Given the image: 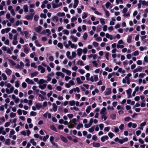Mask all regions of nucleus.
Returning <instances> with one entry per match:
<instances>
[{
    "label": "nucleus",
    "instance_id": "1",
    "mask_svg": "<svg viewBox=\"0 0 148 148\" xmlns=\"http://www.w3.org/2000/svg\"><path fill=\"white\" fill-rule=\"evenodd\" d=\"M38 71H40V73H43L45 72V69L41 65H39L38 66Z\"/></svg>",
    "mask_w": 148,
    "mask_h": 148
},
{
    "label": "nucleus",
    "instance_id": "2",
    "mask_svg": "<svg viewBox=\"0 0 148 148\" xmlns=\"http://www.w3.org/2000/svg\"><path fill=\"white\" fill-rule=\"evenodd\" d=\"M34 14H30L27 15L25 16L26 19L27 20H32L33 18Z\"/></svg>",
    "mask_w": 148,
    "mask_h": 148
},
{
    "label": "nucleus",
    "instance_id": "3",
    "mask_svg": "<svg viewBox=\"0 0 148 148\" xmlns=\"http://www.w3.org/2000/svg\"><path fill=\"white\" fill-rule=\"evenodd\" d=\"M34 29L38 33L40 34H42L41 32L42 30V27L41 26H39L38 27H35L34 28Z\"/></svg>",
    "mask_w": 148,
    "mask_h": 148
},
{
    "label": "nucleus",
    "instance_id": "4",
    "mask_svg": "<svg viewBox=\"0 0 148 148\" xmlns=\"http://www.w3.org/2000/svg\"><path fill=\"white\" fill-rule=\"evenodd\" d=\"M56 75L58 76H60L62 78H64V75L61 72L58 71L56 73Z\"/></svg>",
    "mask_w": 148,
    "mask_h": 148
},
{
    "label": "nucleus",
    "instance_id": "5",
    "mask_svg": "<svg viewBox=\"0 0 148 148\" xmlns=\"http://www.w3.org/2000/svg\"><path fill=\"white\" fill-rule=\"evenodd\" d=\"M132 91V90L130 88H129L128 90H126V92H127V95L128 96V98H129L131 97Z\"/></svg>",
    "mask_w": 148,
    "mask_h": 148
},
{
    "label": "nucleus",
    "instance_id": "6",
    "mask_svg": "<svg viewBox=\"0 0 148 148\" xmlns=\"http://www.w3.org/2000/svg\"><path fill=\"white\" fill-rule=\"evenodd\" d=\"M106 108L105 107H103L101 110L100 114L101 115L106 114Z\"/></svg>",
    "mask_w": 148,
    "mask_h": 148
},
{
    "label": "nucleus",
    "instance_id": "7",
    "mask_svg": "<svg viewBox=\"0 0 148 148\" xmlns=\"http://www.w3.org/2000/svg\"><path fill=\"white\" fill-rule=\"evenodd\" d=\"M25 81L29 84H34V82L33 80H30L28 78L26 79Z\"/></svg>",
    "mask_w": 148,
    "mask_h": 148
},
{
    "label": "nucleus",
    "instance_id": "8",
    "mask_svg": "<svg viewBox=\"0 0 148 148\" xmlns=\"http://www.w3.org/2000/svg\"><path fill=\"white\" fill-rule=\"evenodd\" d=\"M128 139L127 138H125L122 139H120L119 140V143L121 144H122L125 142H127L128 141Z\"/></svg>",
    "mask_w": 148,
    "mask_h": 148
},
{
    "label": "nucleus",
    "instance_id": "9",
    "mask_svg": "<svg viewBox=\"0 0 148 148\" xmlns=\"http://www.w3.org/2000/svg\"><path fill=\"white\" fill-rule=\"evenodd\" d=\"M77 55L78 56H80L82 52V49L79 48L77 50Z\"/></svg>",
    "mask_w": 148,
    "mask_h": 148
},
{
    "label": "nucleus",
    "instance_id": "10",
    "mask_svg": "<svg viewBox=\"0 0 148 148\" xmlns=\"http://www.w3.org/2000/svg\"><path fill=\"white\" fill-rule=\"evenodd\" d=\"M45 82H47V81L43 79H41L38 82V84L39 85H41Z\"/></svg>",
    "mask_w": 148,
    "mask_h": 148
},
{
    "label": "nucleus",
    "instance_id": "11",
    "mask_svg": "<svg viewBox=\"0 0 148 148\" xmlns=\"http://www.w3.org/2000/svg\"><path fill=\"white\" fill-rule=\"evenodd\" d=\"M108 138V137L107 136H105L102 137L101 139L102 142H104L106 140H107Z\"/></svg>",
    "mask_w": 148,
    "mask_h": 148
},
{
    "label": "nucleus",
    "instance_id": "12",
    "mask_svg": "<svg viewBox=\"0 0 148 148\" xmlns=\"http://www.w3.org/2000/svg\"><path fill=\"white\" fill-rule=\"evenodd\" d=\"M111 93V89L110 88L106 89L105 92V95H109Z\"/></svg>",
    "mask_w": 148,
    "mask_h": 148
},
{
    "label": "nucleus",
    "instance_id": "13",
    "mask_svg": "<svg viewBox=\"0 0 148 148\" xmlns=\"http://www.w3.org/2000/svg\"><path fill=\"white\" fill-rule=\"evenodd\" d=\"M5 71L8 75H10L12 73V71L8 68H7Z\"/></svg>",
    "mask_w": 148,
    "mask_h": 148
},
{
    "label": "nucleus",
    "instance_id": "14",
    "mask_svg": "<svg viewBox=\"0 0 148 148\" xmlns=\"http://www.w3.org/2000/svg\"><path fill=\"white\" fill-rule=\"evenodd\" d=\"M53 106V110L54 112L56 111L57 110V106L56 104L54 103H53L52 104Z\"/></svg>",
    "mask_w": 148,
    "mask_h": 148
},
{
    "label": "nucleus",
    "instance_id": "15",
    "mask_svg": "<svg viewBox=\"0 0 148 148\" xmlns=\"http://www.w3.org/2000/svg\"><path fill=\"white\" fill-rule=\"evenodd\" d=\"M106 37L108 38H110V40H112L113 38L112 35H110L108 33H107L106 34Z\"/></svg>",
    "mask_w": 148,
    "mask_h": 148
},
{
    "label": "nucleus",
    "instance_id": "16",
    "mask_svg": "<svg viewBox=\"0 0 148 148\" xmlns=\"http://www.w3.org/2000/svg\"><path fill=\"white\" fill-rule=\"evenodd\" d=\"M30 142L34 146H36V143L34 141V139H31L30 140Z\"/></svg>",
    "mask_w": 148,
    "mask_h": 148
},
{
    "label": "nucleus",
    "instance_id": "17",
    "mask_svg": "<svg viewBox=\"0 0 148 148\" xmlns=\"http://www.w3.org/2000/svg\"><path fill=\"white\" fill-rule=\"evenodd\" d=\"M93 146L94 147H98L100 146V144L99 143L94 142L92 143Z\"/></svg>",
    "mask_w": 148,
    "mask_h": 148
},
{
    "label": "nucleus",
    "instance_id": "18",
    "mask_svg": "<svg viewBox=\"0 0 148 148\" xmlns=\"http://www.w3.org/2000/svg\"><path fill=\"white\" fill-rule=\"evenodd\" d=\"M47 86V84H44L42 85H39L38 86V87L39 88H40L41 89L43 90L45 89Z\"/></svg>",
    "mask_w": 148,
    "mask_h": 148
},
{
    "label": "nucleus",
    "instance_id": "19",
    "mask_svg": "<svg viewBox=\"0 0 148 148\" xmlns=\"http://www.w3.org/2000/svg\"><path fill=\"white\" fill-rule=\"evenodd\" d=\"M70 37L74 42H76L77 41L78 38L73 36H71Z\"/></svg>",
    "mask_w": 148,
    "mask_h": 148
},
{
    "label": "nucleus",
    "instance_id": "20",
    "mask_svg": "<svg viewBox=\"0 0 148 148\" xmlns=\"http://www.w3.org/2000/svg\"><path fill=\"white\" fill-rule=\"evenodd\" d=\"M139 2H141V3L143 5H146L147 6L148 5V1H141V0H140L139 1Z\"/></svg>",
    "mask_w": 148,
    "mask_h": 148
},
{
    "label": "nucleus",
    "instance_id": "21",
    "mask_svg": "<svg viewBox=\"0 0 148 148\" xmlns=\"http://www.w3.org/2000/svg\"><path fill=\"white\" fill-rule=\"evenodd\" d=\"M23 8L25 12H27L28 11V7L27 5H25L23 6Z\"/></svg>",
    "mask_w": 148,
    "mask_h": 148
},
{
    "label": "nucleus",
    "instance_id": "22",
    "mask_svg": "<svg viewBox=\"0 0 148 148\" xmlns=\"http://www.w3.org/2000/svg\"><path fill=\"white\" fill-rule=\"evenodd\" d=\"M1 77H2V79L3 80L5 81L7 79V77L5 73H2L1 74Z\"/></svg>",
    "mask_w": 148,
    "mask_h": 148
},
{
    "label": "nucleus",
    "instance_id": "23",
    "mask_svg": "<svg viewBox=\"0 0 148 148\" xmlns=\"http://www.w3.org/2000/svg\"><path fill=\"white\" fill-rule=\"evenodd\" d=\"M88 58L93 57V59H95L97 57V56L96 54H95V55L91 54V55H88Z\"/></svg>",
    "mask_w": 148,
    "mask_h": 148
},
{
    "label": "nucleus",
    "instance_id": "24",
    "mask_svg": "<svg viewBox=\"0 0 148 148\" xmlns=\"http://www.w3.org/2000/svg\"><path fill=\"white\" fill-rule=\"evenodd\" d=\"M70 52L69 51H67L66 53V56L67 57L70 59H72L71 56H70Z\"/></svg>",
    "mask_w": 148,
    "mask_h": 148
},
{
    "label": "nucleus",
    "instance_id": "25",
    "mask_svg": "<svg viewBox=\"0 0 148 148\" xmlns=\"http://www.w3.org/2000/svg\"><path fill=\"white\" fill-rule=\"evenodd\" d=\"M60 137V138H61V139H62V140L63 142H65V143H66L67 142V139L66 138L64 137V136H61Z\"/></svg>",
    "mask_w": 148,
    "mask_h": 148
},
{
    "label": "nucleus",
    "instance_id": "26",
    "mask_svg": "<svg viewBox=\"0 0 148 148\" xmlns=\"http://www.w3.org/2000/svg\"><path fill=\"white\" fill-rule=\"evenodd\" d=\"M132 39V36H129L128 37L127 42L128 43H130L131 42V40Z\"/></svg>",
    "mask_w": 148,
    "mask_h": 148
},
{
    "label": "nucleus",
    "instance_id": "27",
    "mask_svg": "<svg viewBox=\"0 0 148 148\" xmlns=\"http://www.w3.org/2000/svg\"><path fill=\"white\" fill-rule=\"evenodd\" d=\"M91 110V108L90 106H88L87 107V109L86 110V112L87 113H89L90 110Z\"/></svg>",
    "mask_w": 148,
    "mask_h": 148
},
{
    "label": "nucleus",
    "instance_id": "28",
    "mask_svg": "<svg viewBox=\"0 0 148 148\" xmlns=\"http://www.w3.org/2000/svg\"><path fill=\"white\" fill-rule=\"evenodd\" d=\"M76 80L77 81V83L78 84H80L83 83L82 82L81 80L79 77H77L76 78Z\"/></svg>",
    "mask_w": 148,
    "mask_h": 148
},
{
    "label": "nucleus",
    "instance_id": "29",
    "mask_svg": "<svg viewBox=\"0 0 148 148\" xmlns=\"http://www.w3.org/2000/svg\"><path fill=\"white\" fill-rule=\"evenodd\" d=\"M73 90L75 92H77V93H79L80 92V90L78 87H76V88H73Z\"/></svg>",
    "mask_w": 148,
    "mask_h": 148
},
{
    "label": "nucleus",
    "instance_id": "30",
    "mask_svg": "<svg viewBox=\"0 0 148 148\" xmlns=\"http://www.w3.org/2000/svg\"><path fill=\"white\" fill-rule=\"evenodd\" d=\"M83 127V125L82 123L78 124L77 127V130H79L80 128H82Z\"/></svg>",
    "mask_w": 148,
    "mask_h": 148
},
{
    "label": "nucleus",
    "instance_id": "31",
    "mask_svg": "<svg viewBox=\"0 0 148 148\" xmlns=\"http://www.w3.org/2000/svg\"><path fill=\"white\" fill-rule=\"evenodd\" d=\"M69 102L70 104V105L71 106H73L75 105V102L74 100L70 101Z\"/></svg>",
    "mask_w": 148,
    "mask_h": 148
},
{
    "label": "nucleus",
    "instance_id": "32",
    "mask_svg": "<svg viewBox=\"0 0 148 148\" xmlns=\"http://www.w3.org/2000/svg\"><path fill=\"white\" fill-rule=\"evenodd\" d=\"M38 74V73L37 72H35L33 73H32L31 74V76L32 77H34L36 76Z\"/></svg>",
    "mask_w": 148,
    "mask_h": 148
},
{
    "label": "nucleus",
    "instance_id": "33",
    "mask_svg": "<svg viewBox=\"0 0 148 148\" xmlns=\"http://www.w3.org/2000/svg\"><path fill=\"white\" fill-rule=\"evenodd\" d=\"M62 32L64 34L68 35L69 34V31L67 29H64L62 31Z\"/></svg>",
    "mask_w": 148,
    "mask_h": 148
},
{
    "label": "nucleus",
    "instance_id": "34",
    "mask_svg": "<svg viewBox=\"0 0 148 148\" xmlns=\"http://www.w3.org/2000/svg\"><path fill=\"white\" fill-rule=\"evenodd\" d=\"M87 34L86 32L84 33L83 36V37L84 40H86L87 38Z\"/></svg>",
    "mask_w": 148,
    "mask_h": 148
},
{
    "label": "nucleus",
    "instance_id": "35",
    "mask_svg": "<svg viewBox=\"0 0 148 148\" xmlns=\"http://www.w3.org/2000/svg\"><path fill=\"white\" fill-rule=\"evenodd\" d=\"M76 53L75 52L73 51L72 52V56H71L72 57V59L75 58L76 56Z\"/></svg>",
    "mask_w": 148,
    "mask_h": 148
},
{
    "label": "nucleus",
    "instance_id": "36",
    "mask_svg": "<svg viewBox=\"0 0 148 148\" xmlns=\"http://www.w3.org/2000/svg\"><path fill=\"white\" fill-rule=\"evenodd\" d=\"M92 63L93 64V66L95 67H97L98 65V63L97 61L94 60L92 62Z\"/></svg>",
    "mask_w": 148,
    "mask_h": 148
},
{
    "label": "nucleus",
    "instance_id": "37",
    "mask_svg": "<svg viewBox=\"0 0 148 148\" xmlns=\"http://www.w3.org/2000/svg\"><path fill=\"white\" fill-rule=\"evenodd\" d=\"M68 126L69 128H73L75 127L74 124L71 123H69V124L68 125Z\"/></svg>",
    "mask_w": 148,
    "mask_h": 148
},
{
    "label": "nucleus",
    "instance_id": "38",
    "mask_svg": "<svg viewBox=\"0 0 148 148\" xmlns=\"http://www.w3.org/2000/svg\"><path fill=\"white\" fill-rule=\"evenodd\" d=\"M72 42L70 40H69L68 41V45L66 44L65 45V46L66 48H68L69 46H71V45L72 44Z\"/></svg>",
    "mask_w": 148,
    "mask_h": 148
},
{
    "label": "nucleus",
    "instance_id": "39",
    "mask_svg": "<svg viewBox=\"0 0 148 148\" xmlns=\"http://www.w3.org/2000/svg\"><path fill=\"white\" fill-rule=\"evenodd\" d=\"M94 130H95L94 127L92 126L90 128H89L88 129V131L89 132H92L94 131Z\"/></svg>",
    "mask_w": 148,
    "mask_h": 148
},
{
    "label": "nucleus",
    "instance_id": "40",
    "mask_svg": "<svg viewBox=\"0 0 148 148\" xmlns=\"http://www.w3.org/2000/svg\"><path fill=\"white\" fill-rule=\"evenodd\" d=\"M15 132L13 130H12L10 131V134H9V137H12V136L14 134Z\"/></svg>",
    "mask_w": 148,
    "mask_h": 148
},
{
    "label": "nucleus",
    "instance_id": "41",
    "mask_svg": "<svg viewBox=\"0 0 148 148\" xmlns=\"http://www.w3.org/2000/svg\"><path fill=\"white\" fill-rule=\"evenodd\" d=\"M36 112L34 111L31 112L30 113V116H35L36 115Z\"/></svg>",
    "mask_w": 148,
    "mask_h": 148
},
{
    "label": "nucleus",
    "instance_id": "42",
    "mask_svg": "<svg viewBox=\"0 0 148 148\" xmlns=\"http://www.w3.org/2000/svg\"><path fill=\"white\" fill-rule=\"evenodd\" d=\"M104 10L105 12L106 15L107 17H108L110 16V13L109 12L106 10L104 9Z\"/></svg>",
    "mask_w": 148,
    "mask_h": 148
},
{
    "label": "nucleus",
    "instance_id": "43",
    "mask_svg": "<svg viewBox=\"0 0 148 148\" xmlns=\"http://www.w3.org/2000/svg\"><path fill=\"white\" fill-rule=\"evenodd\" d=\"M0 140L3 142H4L5 140V138L3 136H0Z\"/></svg>",
    "mask_w": 148,
    "mask_h": 148
},
{
    "label": "nucleus",
    "instance_id": "44",
    "mask_svg": "<svg viewBox=\"0 0 148 148\" xmlns=\"http://www.w3.org/2000/svg\"><path fill=\"white\" fill-rule=\"evenodd\" d=\"M57 46L59 47H60V49H62L63 47L62 44L60 42H59L57 45Z\"/></svg>",
    "mask_w": 148,
    "mask_h": 148
},
{
    "label": "nucleus",
    "instance_id": "45",
    "mask_svg": "<svg viewBox=\"0 0 148 148\" xmlns=\"http://www.w3.org/2000/svg\"><path fill=\"white\" fill-rule=\"evenodd\" d=\"M100 22L102 24V25H104L105 23V21H104V19L102 18H101L100 19Z\"/></svg>",
    "mask_w": 148,
    "mask_h": 148
},
{
    "label": "nucleus",
    "instance_id": "46",
    "mask_svg": "<svg viewBox=\"0 0 148 148\" xmlns=\"http://www.w3.org/2000/svg\"><path fill=\"white\" fill-rule=\"evenodd\" d=\"M16 116V114L15 113L11 112L10 113V117L11 118H13Z\"/></svg>",
    "mask_w": 148,
    "mask_h": 148
},
{
    "label": "nucleus",
    "instance_id": "47",
    "mask_svg": "<svg viewBox=\"0 0 148 148\" xmlns=\"http://www.w3.org/2000/svg\"><path fill=\"white\" fill-rule=\"evenodd\" d=\"M106 114L101 115V118L103 119L104 121L106 120L107 118V116H106Z\"/></svg>",
    "mask_w": 148,
    "mask_h": 148
},
{
    "label": "nucleus",
    "instance_id": "48",
    "mask_svg": "<svg viewBox=\"0 0 148 148\" xmlns=\"http://www.w3.org/2000/svg\"><path fill=\"white\" fill-rule=\"evenodd\" d=\"M5 143L6 145H9L10 144V140L9 139H7L5 142Z\"/></svg>",
    "mask_w": 148,
    "mask_h": 148
},
{
    "label": "nucleus",
    "instance_id": "49",
    "mask_svg": "<svg viewBox=\"0 0 148 148\" xmlns=\"http://www.w3.org/2000/svg\"><path fill=\"white\" fill-rule=\"evenodd\" d=\"M34 42L37 46L40 47L41 46V45L38 43V41L37 40H36Z\"/></svg>",
    "mask_w": 148,
    "mask_h": 148
},
{
    "label": "nucleus",
    "instance_id": "50",
    "mask_svg": "<svg viewBox=\"0 0 148 148\" xmlns=\"http://www.w3.org/2000/svg\"><path fill=\"white\" fill-rule=\"evenodd\" d=\"M8 60L9 61V62L13 65L14 66L16 65V63L12 60L10 59H8Z\"/></svg>",
    "mask_w": 148,
    "mask_h": 148
},
{
    "label": "nucleus",
    "instance_id": "51",
    "mask_svg": "<svg viewBox=\"0 0 148 148\" xmlns=\"http://www.w3.org/2000/svg\"><path fill=\"white\" fill-rule=\"evenodd\" d=\"M49 137V136L47 135L46 136H44L43 137V140L45 142L46 141L47 139H48Z\"/></svg>",
    "mask_w": 148,
    "mask_h": 148
},
{
    "label": "nucleus",
    "instance_id": "52",
    "mask_svg": "<svg viewBox=\"0 0 148 148\" xmlns=\"http://www.w3.org/2000/svg\"><path fill=\"white\" fill-rule=\"evenodd\" d=\"M145 101V100H144L143 101V102L141 103L140 106L142 107H145V104L144 103Z\"/></svg>",
    "mask_w": 148,
    "mask_h": 148
},
{
    "label": "nucleus",
    "instance_id": "53",
    "mask_svg": "<svg viewBox=\"0 0 148 148\" xmlns=\"http://www.w3.org/2000/svg\"><path fill=\"white\" fill-rule=\"evenodd\" d=\"M22 86L23 88H25L27 86V84L25 82H23L22 84Z\"/></svg>",
    "mask_w": 148,
    "mask_h": 148
},
{
    "label": "nucleus",
    "instance_id": "54",
    "mask_svg": "<svg viewBox=\"0 0 148 148\" xmlns=\"http://www.w3.org/2000/svg\"><path fill=\"white\" fill-rule=\"evenodd\" d=\"M93 45L95 47H97L98 46L99 44L95 42H93L92 43Z\"/></svg>",
    "mask_w": 148,
    "mask_h": 148
},
{
    "label": "nucleus",
    "instance_id": "55",
    "mask_svg": "<svg viewBox=\"0 0 148 148\" xmlns=\"http://www.w3.org/2000/svg\"><path fill=\"white\" fill-rule=\"evenodd\" d=\"M19 82L18 81H16L15 82V86L17 88L19 86Z\"/></svg>",
    "mask_w": 148,
    "mask_h": 148
},
{
    "label": "nucleus",
    "instance_id": "56",
    "mask_svg": "<svg viewBox=\"0 0 148 148\" xmlns=\"http://www.w3.org/2000/svg\"><path fill=\"white\" fill-rule=\"evenodd\" d=\"M83 52L84 54H86L87 51V49L86 47H84L83 50Z\"/></svg>",
    "mask_w": 148,
    "mask_h": 148
},
{
    "label": "nucleus",
    "instance_id": "57",
    "mask_svg": "<svg viewBox=\"0 0 148 148\" xmlns=\"http://www.w3.org/2000/svg\"><path fill=\"white\" fill-rule=\"evenodd\" d=\"M83 14V15L82 16V18L83 19H84V18H86L87 17V13L84 12V13Z\"/></svg>",
    "mask_w": 148,
    "mask_h": 148
},
{
    "label": "nucleus",
    "instance_id": "58",
    "mask_svg": "<svg viewBox=\"0 0 148 148\" xmlns=\"http://www.w3.org/2000/svg\"><path fill=\"white\" fill-rule=\"evenodd\" d=\"M29 50L28 48H24V52L26 54H27L29 52Z\"/></svg>",
    "mask_w": 148,
    "mask_h": 148
},
{
    "label": "nucleus",
    "instance_id": "59",
    "mask_svg": "<svg viewBox=\"0 0 148 148\" xmlns=\"http://www.w3.org/2000/svg\"><path fill=\"white\" fill-rule=\"evenodd\" d=\"M110 5H111L110 3L109 2H108L106 4L105 6L106 7V8L107 9H108L109 8V6Z\"/></svg>",
    "mask_w": 148,
    "mask_h": 148
},
{
    "label": "nucleus",
    "instance_id": "60",
    "mask_svg": "<svg viewBox=\"0 0 148 148\" xmlns=\"http://www.w3.org/2000/svg\"><path fill=\"white\" fill-rule=\"evenodd\" d=\"M145 74L144 73H140L139 75V77L140 78H143L145 75Z\"/></svg>",
    "mask_w": 148,
    "mask_h": 148
},
{
    "label": "nucleus",
    "instance_id": "61",
    "mask_svg": "<svg viewBox=\"0 0 148 148\" xmlns=\"http://www.w3.org/2000/svg\"><path fill=\"white\" fill-rule=\"evenodd\" d=\"M71 48H75V49H76L77 48V45H75L74 44H72L70 46Z\"/></svg>",
    "mask_w": 148,
    "mask_h": 148
},
{
    "label": "nucleus",
    "instance_id": "62",
    "mask_svg": "<svg viewBox=\"0 0 148 148\" xmlns=\"http://www.w3.org/2000/svg\"><path fill=\"white\" fill-rule=\"evenodd\" d=\"M39 16L38 15H35L34 17V19L35 21H37L38 19Z\"/></svg>",
    "mask_w": 148,
    "mask_h": 148
},
{
    "label": "nucleus",
    "instance_id": "63",
    "mask_svg": "<svg viewBox=\"0 0 148 148\" xmlns=\"http://www.w3.org/2000/svg\"><path fill=\"white\" fill-rule=\"evenodd\" d=\"M108 135L110 138H112L114 136V134L111 132L109 133Z\"/></svg>",
    "mask_w": 148,
    "mask_h": 148
},
{
    "label": "nucleus",
    "instance_id": "64",
    "mask_svg": "<svg viewBox=\"0 0 148 148\" xmlns=\"http://www.w3.org/2000/svg\"><path fill=\"white\" fill-rule=\"evenodd\" d=\"M110 117L112 119H114L116 118V115L114 114H112L110 115Z\"/></svg>",
    "mask_w": 148,
    "mask_h": 148
}]
</instances>
